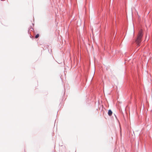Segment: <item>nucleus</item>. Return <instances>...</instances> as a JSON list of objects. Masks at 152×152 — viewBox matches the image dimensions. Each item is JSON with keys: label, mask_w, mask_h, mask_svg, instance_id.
Returning <instances> with one entry per match:
<instances>
[{"label": "nucleus", "mask_w": 152, "mask_h": 152, "mask_svg": "<svg viewBox=\"0 0 152 152\" xmlns=\"http://www.w3.org/2000/svg\"><path fill=\"white\" fill-rule=\"evenodd\" d=\"M142 30L141 29L139 31L137 35V39L136 40L135 42L137 44V45H139V44L142 41L141 39L143 36Z\"/></svg>", "instance_id": "nucleus-1"}, {"label": "nucleus", "mask_w": 152, "mask_h": 152, "mask_svg": "<svg viewBox=\"0 0 152 152\" xmlns=\"http://www.w3.org/2000/svg\"><path fill=\"white\" fill-rule=\"evenodd\" d=\"M112 113H113V112H112V111L110 110H108V114L109 116H111L112 115Z\"/></svg>", "instance_id": "nucleus-2"}, {"label": "nucleus", "mask_w": 152, "mask_h": 152, "mask_svg": "<svg viewBox=\"0 0 152 152\" xmlns=\"http://www.w3.org/2000/svg\"><path fill=\"white\" fill-rule=\"evenodd\" d=\"M39 36V34H37L35 37L36 38H38Z\"/></svg>", "instance_id": "nucleus-3"}]
</instances>
